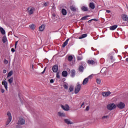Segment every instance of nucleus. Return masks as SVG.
Masks as SVG:
<instances>
[{
	"label": "nucleus",
	"mask_w": 128,
	"mask_h": 128,
	"mask_svg": "<svg viewBox=\"0 0 128 128\" xmlns=\"http://www.w3.org/2000/svg\"><path fill=\"white\" fill-rule=\"evenodd\" d=\"M7 116L8 117L7 120V122H6V126H8L10 124V122H12V114H10V112H8Z\"/></svg>",
	"instance_id": "nucleus-1"
},
{
	"label": "nucleus",
	"mask_w": 128,
	"mask_h": 128,
	"mask_svg": "<svg viewBox=\"0 0 128 128\" xmlns=\"http://www.w3.org/2000/svg\"><path fill=\"white\" fill-rule=\"evenodd\" d=\"M87 64L90 66H96V64H98V60L96 59H94V60H88L87 61Z\"/></svg>",
	"instance_id": "nucleus-2"
},
{
	"label": "nucleus",
	"mask_w": 128,
	"mask_h": 128,
	"mask_svg": "<svg viewBox=\"0 0 128 128\" xmlns=\"http://www.w3.org/2000/svg\"><path fill=\"white\" fill-rule=\"evenodd\" d=\"M80 88H82V86H80V82H78L76 84V86L75 87V94H78L80 92Z\"/></svg>",
	"instance_id": "nucleus-3"
},
{
	"label": "nucleus",
	"mask_w": 128,
	"mask_h": 128,
	"mask_svg": "<svg viewBox=\"0 0 128 128\" xmlns=\"http://www.w3.org/2000/svg\"><path fill=\"white\" fill-rule=\"evenodd\" d=\"M116 108V104H110L107 106V108L108 110H114Z\"/></svg>",
	"instance_id": "nucleus-4"
},
{
	"label": "nucleus",
	"mask_w": 128,
	"mask_h": 128,
	"mask_svg": "<svg viewBox=\"0 0 128 128\" xmlns=\"http://www.w3.org/2000/svg\"><path fill=\"white\" fill-rule=\"evenodd\" d=\"M27 10L28 12V14H32L34 10H36V8L34 7H29L27 8Z\"/></svg>",
	"instance_id": "nucleus-5"
},
{
	"label": "nucleus",
	"mask_w": 128,
	"mask_h": 128,
	"mask_svg": "<svg viewBox=\"0 0 128 128\" xmlns=\"http://www.w3.org/2000/svg\"><path fill=\"white\" fill-rule=\"evenodd\" d=\"M60 106L66 112H68V110H70V106H68V104H65V106L61 105Z\"/></svg>",
	"instance_id": "nucleus-6"
},
{
	"label": "nucleus",
	"mask_w": 128,
	"mask_h": 128,
	"mask_svg": "<svg viewBox=\"0 0 128 128\" xmlns=\"http://www.w3.org/2000/svg\"><path fill=\"white\" fill-rule=\"evenodd\" d=\"M117 106L118 108L122 110V108H124L126 106V104L122 102H120L119 104H117Z\"/></svg>",
	"instance_id": "nucleus-7"
},
{
	"label": "nucleus",
	"mask_w": 128,
	"mask_h": 128,
	"mask_svg": "<svg viewBox=\"0 0 128 128\" xmlns=\"http://www.w3.org/2000/svg\"><path fill=\"white\" fill-rule=\"evenodd\" d=\"M26 122V120L22 118H19V120H18V124H20L22 126V124H24Z\"/></svg>",
	"instance_id": "nucleus-8"
},
{
	"label": "nucleus",
	"mask_w": 128,
	"mask_h": 128,
	"mask_svg": "<svg viewBox=\"0 0 128 128\" xmlns=\"http://www.w3.org/2000/svg\"><path fill=\"white\" fill-rule=\"evenodd\" d=\"M102 94L103 96H108L112 94V92L110 91L104 92L102 93Z\"/></svg>",
	"instance_id": "nucleus-9"
},
{
	"label": "nucleus",
	"mask_w": 128,
	"mask_h": 128,
	"mask_svg": "<svg viewBox=\"0 0 128 128\" xmlns=\"http://www.w3.org/2000/svg\"><path fill=\"white\" fill-rule=\"evenodd\" d=\"M52 72H56L58 70V66L54 65L52 68Z\"/></svg>",
	"instance_id": "nucleus-10"
},
{
	"label": "nucleus",
	"mask_w": 128,
	"mask_h": 128,
	"mask_svg": "<svg viewBox=\"0 0 128 128\" xmlns=\"http://www.w3.org/2000/svg\"><path fill=\"white\" fill-rule=\"evenodd\" d=\"M122 16V18L123 20H124V22H128V15H126V14H123Z\"/></svg>",
	"instance_id": "nucleus-11"
},
{
	"label": "nucleus",
	"mask_w": 128,
	"mask_h": 128,
	"mask_svg": "<svg viewBox=\"0 0 128 128\" xmlns=\"http://www.w3.org/2000/svg\"><path fill=\"white\" fill-rule=\"evenodd\" d=\"M64 122L66 124H73L74 122H70V120L69 119H65L64 120Z\"/></svg>",
	"instance_id": "nucleus-12"
},
{
	"label": "nucleus",
	"mask_w": 128,
	"mask_h": 128,
	"mask_svg": "<svg viewBox=\"0 0 128 128\" xmlns=\"http://www.w3.org/2000/svg\"><path fill=\"white\" fill-rule=\"evenodd\" d=\"M70 10L72 12H74L78 10V8H76V6H70Z\"/></svg>",
	"instance_id": "nucleus-13"
},
{
	"label": "nucleus",
	"mask_w": 128,
	"mask_h": 128,
	"mask_svg": "<svg viewBox=\"0 0 128 128\" xmlns=\"http://www.w3.org/2000/svg\"><path fill=\"white\" fill-rule=\"evenodd\" d=\"M89 7H90L92 10H94L96 8V5L94 4V3L92 2L90 3Z\"/></svg>",
	"instance_id": "nucleus-14"
},
{
	"label": "nucleus",
	"mask_w": 128,
	"mask_h": 128,
	"mask_svg": "<svg viewBox=\"0 0 128 128\" xmlns=\"http://www.w3.org/2000/svg\"><path fill=\"white\" fill-rule=\"evenodd\" d=\"M44 28H46V25L44 24H42L41 26L39 27L40 32H44Z\"/></svg>",
	"instance_id": "nucleus-15"
},
{
	"label": "nucleus",
	"mask_w": 128,
	"mask_h": 128,
	"mask_svg": "<svg viewBox=\"0 0 128 128\" xmlns=\"http://www.w3.org/2000/svg\"><path fill=\"white\" fill-rule=\"evenodd\" d=\"M100 72H102V74H106L108 72V68H102L100 70Z\"/></svg>",
	"instance_id": "nucleus-16"
},
{
	"label": "nucleus",
	"mask_w": 128,
	"mask_h": 128,
	"mask_svg": "<svg viewBox=\"0 0 128 128\" xmlns=\"http://www.w3.org/2000/svg\"><path fill=\"white\" fill-rule=\"evenodd\" d=\"M2 84L4 86L6 90H8V82H6V80H4L2 82Z\"/></svg>",
	"instance_id": "nucleus-17"
},
{
	"label": "nucleus",
	"mask_w": 128,
	"mask_h": 128,
	"mask_svg": "<svg viewBox=\"0 0 128 128\" xmlns=\"http://www.w3.org/2000/svg\"><path fill=\"white\" fill-rule=\"evenodd\" d=\"M68 40L70 39L68 38L62 44V48H65L66 46H68Z\"/></svg>",
	"instance_id": "nucleus-18"
},
{
	"label": "nucleus",
	"mask_w": 128,
	"mask_h": 128,
	"mask_svg": "<svg viewBox=\"0 0 128 128\" xmlns=\"http://www.w3.org/2000/svg\"><path fill=\"white\" fill-rule=\"evenodd\" d=\"M118 28V25H114L110 27V30H114Z\"/></svg>",
	"instance_id": "nucleus-19"
},
{
	"label": "nucleus",
	"mask_w": 128,
	"mask_h": 128,
	"mask_svg": "<svg viewBox=\"0 0 128 128\" xmlns=\"http://www.w3.org/2000/svg\"><path fill=\"white\" fill-rule=\"evenodd\" d=\"M62 76H64V78H66V76H68V72L64 70L62 72Z\"/></svg>",
	"instance_id": "nucleus-20"
},
{
	"label": "nucleus",
	"mask_w": 128,
	"mask_h": 128,
	"mask_svg": "<svg viewBox=\"0 0 128 128\" xmlns=\"http://www.w3.org/2000/svg\"><path fill=\"white\" fill-rule=\"evenodd\" d=\"M72 78H74V76H76V70H71V74H70Z\"/></svg>",
	"instance_id": "nucleus-21"
},
{
	"label": "nucleus",
	"mask_w": 128,
	"mask_h": 128,
	"mask_svg": "<svg viewBox=\"0 0 128 128\" xmlns=\"http://www.w3.org/2000/svg\"><path fill=\"white\" fill-rule=\"evenodd\" d=\"M88 82V78H85L83 80L82 84L83 85L86 84Z\"/></svg>",
	"instance_id": "nucleus-22"
},
{
	"label": "nucleus",
	"mask_w": 128,
	"mask_h": 128,
	"mask_svg": "<svg viewBox=\"0 0 128 128\" xmlns=\"http://www.w3.org/2000/svg\"><path fill=\"white\" fill-rule=\"evenodd\" d=\"M87 36H88V34H83L79 37V40H82V38H86Z\"/></svg>",
	"instance_id": "nucleus-23"
},
{
	"label": "nucleus",
	"mask_w": 128,
	"mask_h": 128,
	"mask_svg": "<svg viewBox=\"0 0 128 128\" xmlns=\"http://www.w3.org/2000/svg\"><path fill=\"white\" fill-rule=\"evenodd\" d=\"M81 8L83 12H88V8L86 6H83Z\"/></svg>",
	"instance_id": "nucleus-24"
},
{
	"label": "nucleus",
	"mask_w": 128,
	"mask_h": 128,
	"mask_svg": "<svg viewBox=\"0 0 128 128\" xmlns=\"http://www.w3.org/2000/svg\"><path fill=\"white\" fill-rule=\"evenodd\" d=\"M58 115L59 116H66V114L62 112H58Z\"/></svg>",
	"instance_id": "nucleus-25"
},
{
	"label": "nucleus",
	"mask_w": 128,
	"mask_h": 128,
	"mask_svg": "<svg viewBox=\"0 0 128 128\" xmlns=\"http://www.w3.org/2000/svg\"><path fill=\"white\" fill-rule=\"evenodd\" d=\"M0 32L2 34H6V30H4V28L0 27Z\"/></svg>",
	"instance_id": "nucleus-26"
},
{
	"label": "nucleus",
	"mask_w": 128,
	"mask_h": 128,
	"mask_svg": "<svg viewBox=\"0 0 128 128\" xmlns=\"http://www.w3.org/2000/svg\"><path fill=\"white\" fill-rule=\"evenodd\" d=\"M62 12L63 16H66V9H62Z\"/></svg>",
	"instance_id": "nucleus-27"
},
{
	"label": "nucleus",
	"mask_w": 128,
	"mask_h": 128,
	"mask_svg": "<svg viewBox=\"0 0 128 128\" xmlns=\"http://www.w3.org/2000/svg\"><path fill=\"white\" fill-rule=\"evenodd\" d=\"M2 40L4 44H6V42H8V38H6V36H4L2 38Z\"/></svg>",
	"instance_id": "nucleus-28"
},
{
	"label": "nucleus",
	"mask_w": 128,
	"mask_h": 128,
	"mask_svg": "<svg viewBox=\"0 0 128 128\" xmlns=\"http://www.w3.org/2000/svg\"><path fill=\"white\" fill-rule=\"evenodd\" d=\"M8 82L10 84H11L12 82H14V78L12 77L8 80Z\"/></svg>",
	"instance_id": "nucleus-29"
},
{
	"label": "nucleus",
	"mask_w": 128,
	"mask_h": 128,
	"mask_svg": "<svg viewBox=\"0 0 128 128\" xmlns=\"http://www.w3.org/2000/svg\"><path fill=\"white\" fill-rule=\"evenodd\" d=\"M29 27L30 28H31V30H34V28H36V25H34V24H32L29 26Z\"/></svg>",
	"instance_id": "nucleus-30"
},
{
	"label": "nucleus",
	"mask_w": 128,
	"mask_h": 128,
	"mask_svg": "<svg viewBox=\"0 0 128 128\" xmlns=\"http://www.w3.org/2000/svg\"><path fill=\"white\" fill-rule=\"evenodd\" d=\"M84 66H80L78 70L79 72H84Z\"/></svg>",
	"instance_id": "nucleus-31"
},
{
	"label": "nucleus",
	"mask_w": 128,
	"mask_h": 128,
	"mask_svg": "<svg viewBox=\"0 0 128 128\" xmlns=\"http://www.w3.org/2000/svg\"><path fill=\"white\" fill-rule=\"evenodd\" d=\"M14 72H12V71H10L8 74L7 78H10V76H12Z\"/></svg>",
	"instance_id": "nucleus-32"
},
{
	"label": "nucleus",
	"mask_w": 128,
	"mask_h": 128,
	"mask_svg": "<svg viewBox=\"0 0 128 128\" xmlns=\"http://www.w3.org/2000/svg\"><path fill=\"white\" fill-rule=\"evenodd\" d=\"M88 16H83L81 18V20H86V18H88Z\"/></svg>",
	"instance_id": "nucleus-33"
},
{
	"label": "nucleus",
	"mask_w": 128,
	"mask_h": 128,
	"mask_svg": "<svg viewBox=\"0 0 128 128\" xmlns=\"http://www.w3.org/2000/svg\"><path fill=\"white\" fill-rule=\"evenodd\" d=\"M102 120H108V116H104L102 117Z\"/></svg>",
	"instance_id": "nucleus-34"
},
{
	"label": "nucleus",
	"mask_w": 128,
	"mask_h": 128,
	"mask_svg": "<svg viewBox=\"0 0 128 128\" xmlns=\"http://www.w3.org/2000/svg\"><path fill=\"white\" fill-rule=\"evenodd\" d=\"M73 58H74L72 56H68V62H72V60Z\"/></svg>",
	"instance_id": "nucleus-35"
},
{
	"label": "nucleus",
	"mask_w": 128,
	"mask_h": 128,
	"mask_svg": "<svg viewBox=\"0 0 128 128\" xmlns=\"http://www.w3.org/2000/svg\"><path fill=\"white\" fill-rule=\"evenodd\" d=\"M101 82H102V80H100V78L96 79V82H97L98 84H100Z\"/></svg>",
	"instance_id": "nucleus-36"
},
{
	"label": "nucleus",
	"mask_w": 128,
	"mask_h": 128,
	"mask_svg": "<svg viewBox=\"0 0 128 128\" xmlns=\"http://www.w3.org/2000/svg\"><path fill=\"white\" fill-rule=\"evenodd\" d=\"M56 78H60V72L56 73Z\"/></svg>",
	"instance_id": "nucleus-37"
},
{
	"label": "nucleus",
	"mask_w": 128,
	"mask_h": 128,
	"mask_svg": "<svg viewBox=\"0 0 128 128\" xmlns=\"http://www.w3.org/2000/svg\"><path fill=\"white\" fill-rule=\"evenodd\" d=\"M4 64H8V60H6V59H4Z\"/></svg>",
	"instance_id": "nucleus-38"
},
{
	"label": "nucleus",
	"mask_w": 128,
	"mask_h": 128,
	"mask_svg": "<svg viewBox=\"0 0 128 128\" xmlns=\"http://www.w3.org/2000/svg\"><path fill=\"white\" fill-rule=\"evenodd\" d=\"M64 88H65V90H68V86L66 84H64Z\"/></svg>",
	"instance_id": "nucleus-39"
},
{
	"label": "nucleus",
	"mask_w": 128,
	"mask_h": 128,
	"mask_svg": "<svg viewBox=\"0 0 128 128\" xmlns=\"http://www.w3.org/2000/svg\"><path fill=\"white\" fill-rule=\"evenodd\" d=\"M69 90L70 92H72V90H74V87H72V86H70L69 88Z\"/></svg>",
	"instance_id": "nucleus-40"
},
{
	"label": "nucleus",
	"mask_w": 128,
	"mask_h": 128,
	"mask_svg": "<svg viewBox=\"0 0 128 128\" xmlns=\"http://www.w3.org/2000/svg\"><path fill=\"white\" fill-rule=\"evenodd\" d=\"M88 78V80H92V74H91L90 76H89L88 78Z\"/></svg>",
	"instance_id": "nucleus-41"
},
{
	"label": "nucleus",
	"mask_w": 128,
	"mask_h": 128,
	"mask_svg": "<svg viewBox=\"0 0 128 128\" xmlns=\"http://www.w3.org/2000/svg\"><path fill=\"white\" fill-rule=\"evenodd\" d=\"M110 59L111 60H114V56H110Z\"/></svg>",
	"instance_id": "nucleus-42"
},
{
	"label": "nucleus",
	"mask_w": 128,
	"mask_h": 128,
	"mask_svg": "<svg viewBox=\"0 0 128 128\" xmlns=\"http://www.w3.org/2000/svg\"><path fill=\"white\" fill-rule=\"evenodd\" d=\"M90 110V106H87L86 108V110Z\"/></svg>",
	"instance_id": "nucleus-43"
},
{
	"label": "nucleus",
	"mask_w": 128,
	"mask_h": 128,
	"mask_svg": "<svg viewBox=\"0 0 128 128\" xmlns=\"http://www.w3.org/2000/svg\"><path fill=\"white\" fill-rule=\"evenodd\" d=\"M11 52H16V50H14V48H12Z\"/></svg>",
	"instance_id": "nucleus-44"
},
{
	"label": "nucleus",
	"mask_w": 128,
	"mask_h": 128,
	"mask_svg": "<svg viewBox=\"0 0 128 128\" xmlns=\"http://www.w3.org/2000/svg\"><path fill=\"white\" fill-rule=\"evenodd\" d=\"M50 84H54V79H51L50 80Z\"/></svg>",
	"instance_id": "nucleus-45"
},
{
	"label": "nucleus",
	"mask_w": 128,
	"mask_h": 128,
	"mask_svg": "<svg viewBox=\"0 0 128 128\" xmlns=\"http://www.w3.org/2000/svg\"><path fill=\"white\" fill-rule=\"evenodd\" d=\"M44 6H48V2H46V3H44Z\"/></svg>",
	"instance_id": "nucleus-46"
},
{
	"label": "nucleus",
	"mask_w": 128,
	"mask_h": 128,
	"mask_svg": "<svg viewBox=\"0 0 128 128\" xmlns=\"http://www.w3.org/2000/svg\"><path fill=\"white\" fill-rule=\"evenodd\" d=\"M1 92H2V94H4V90L1 89Z\"/></svg>",
	"instance_id": "nucleus-47"
},
{
	"label": "nucleus",
	"mask_w": 128,
	"mask_h": 128,
	"mask_svg": "<svg viewBox=\"0 0 128 128\" xmlns=\"http://www.w3.org/2000/svg\"><path fill=\"white\" fill-rule=\"evenodd\" d=\"M3 74H6V70H3Z\"/></svg>",
	"instance_id": "nucleus-48"
},
{
	"label": "nucleus",
	"mask_w": 128,
	"mask_h": 128,
	"mask_svg": "<svg viewBox=\"0 0 128 128\" xmlns=\"http://www.w3.org/2000/svg\"><path fill=\"white\" fill-rule=\"evenodd\" d=\"M106 12H108V14H110V10H106Z\"/></svg>",
	"instance_id": "nucleus-49"
},
{
	"label": "nucleus",
	"mask_w": 128,
	"mask_h": 128,
	"mask_svg": "<svg viewBox=\"0 0 128 128\" xmlns=\"http://www.w3.org/2000/svg\"><path fill=\"white\" fill-rule=\"evenodd\" d=\"M92 19L90 20H88V22L90 23V22H92Z\"/></svg>",
	"instance_id": "nucleus-50"
},
{
	"label": "nucleus",
	"mask_w": 128,
	"mask_h": 128,
	"mask_svg": "<svg viewBox=\"0 0 128 128\" xmlns=\"http://www.w3.org/2000/svg\"><path fill=\"white\" fill-rule=\"evenodd\" d=\"M82 106H84V102H83L81 105V108L82 107Z\"/></svg>",
	"instance_id": "nucleus-51"
},
{
	"label": "nucleus",
	"mask_w": 128,
	"mask_h": 128,
	"mask_svg": "<svg viewBox=\"0 0 128 128\" xmlns=\"http://www.w3.org/2000/svg\"><path fill=\"white\" fill-rule=\"evenodd\" d=\"M92 20H94L95 22H98V20L94 18V19H92Z\"/></svg>",
	"instance_id": "nucleus-52"
},
{
	"label": "nucleus",
	"mask_w": 128,
	"mask_h": 128,
	"mask_svg": "<svg viewBox=\"0 0 128 128\" xmlns=\"http://www.w3.org/2000/svg\"><path fill=\"white\" fill-rule=\"evenodd\" d=\"M18 41H16L15 43L16 46H18Z\"/></svg>",
	"instance_id": "nucleus-53"
},
{
	"label": "nucleus",
	"mask_w": 128,
	"mask_h": 128,
	"mask_svg": "<svg viewBox=\"0 0 128 128\" xmlns=\"http://www.w3.org/2000/svg\"><path fill=\"white\" fill-rule=\"evenodd\" d=\"M78 60H82V58H80L79 57L78 58Z\"/></svg>",
	"instance_id": "nucleus-54"
},
{
	"label": "nucleus",
	"mask_w": 128,
	"mask_h": 128,
	"mask_svg": "<svg viewBox=\"0 0 128 128\" xmlns=\"http://www.w3.org/2000/svg\"><path fill=\"white\" fill-rule=\"evenodd\" d=\"M44 72H46V68L44 70V71L42 72V74H44Z\"/></svg>",
	"instance_id": "nucleus-55"
},
{
	"label": "nucleus",
	"mask_w": 128,
	"mask_h": 128,
	"mask_svg": "<svg viewBox=\"0 0 128 128\" xmlns=\"http://www.w3.org/2000/svg\"><path fill=\"white\" fill-rule=\"evenodd\" d=\"M31 68H32V70H34V64H32V65L31 66Z\"/></svg>",
	"instance_id": "nucleus-56"
},
{
	"label": "nucleus",
	"mask_w": 128,
	"mask_h": 128,
	"mask_svg": "<svg viewBox=\"0 0 128 128\" xmlns=\"http://www.w3.org/2000/svg\"><path fill=\"white\" fill-rule=\"evenodd\" d=\"M75 61L73 62L72 64H74Z\"/></svg>",
	"instance_id": "nucleus-57"
},
{
	"label": "nucleus",
	"mask_w": 128,
	"mask_h": 128,
	"mask_svg": "<svg viewBox=\"0 0 128 128\" xmlns=\"http://www.w3.org/2000/svg\"><path fill=\"white\" fill-rule=\"evenodd\" d=\"M126 61L128 62V58H126Z\"/></svg>",
	"instance_id": "nucleus-58"
},
{
	"label": "nucleus",
	"mask_w": 128,
	"mask_h": 128,
	"mask_svg": "<svg viewBox=\"0 0 128 128\" xmlns=\"http://www.w3.org/2000/svg\"><path fill=\"white\" fill-rule=\"evenodd\" d=\"M15 48H16V46L14 45Z\"/></svg>",
	"instance_id": "nucleus-59"
},
{
	"label": "nucleus",
	"mask_w": 128,
	"mask_h": 128,
	"mask_svg": "<svg viewBox=\"0 0 128 128\" xmlns=\"http://www.w3.org/2000/svg\"><path fill=\"white\" fill-rule=\"evenodd\" d=\"M83 108H84V106L83 107Z\"/></svg>",
	"instance_id": "nucleus-60"
},
{
	"label": "nucleus",
	"mask_w": 128,
	"mask_h": 128,
	"mask_svg": "<svg viewBox=\"0 0 128 128\" xmlns=\"http://www.w3.org/2000/svg\"><path fill=\"white\" fill-rule=\"evenodd\" d=\"M54 16V14H53Z\"/></svg>",
	"instance_id": "nucleus-61"
},
{
	"label": "nucleus",
	"mask_w": 128,
	"mask_h": 128,
	"mask_svg": "<svg viewBox=\"0 0 128 128\" xmlns=\"http://www.w3.org/2000/svg\"><path fill=\"white\" fill-rule=\"evenodd\" d=\"M90 0V2H92V0Z\"/></svg>",
	"instance_id": "nucleus-62"
}]
</instances>
